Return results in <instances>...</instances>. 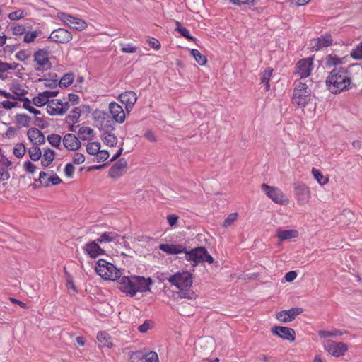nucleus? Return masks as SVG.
<instances>
[{
  "instance_id": "obj_10",
  "label": "nucleus",
  "mask_w": 362,
  "mask_h": 362,
  "mask_svg": "<svg viewBox=\"0 0 362 362\" xmlns=\"http://www.w3.org/2000/svg\"><path fill=\"white\" fill-rule=\"evenodd\" d=\"M69 107V102L64 103L59 99H52L47 105V111L52 116L63 115L68 111Z\"/></svg>"
},
{
  "instance_id": "obj_42",
  "label": "nucleus",
  "mask_w": 362,
  "mask_h": 362,
  "mask_svg": "<svg viewBox=\"0 0 362 362\" xmlns=\"http://www.w3.org/2000/svg\"><path fill=\"white\" fill-rule=\"evenodd\" d=\"M11 31L12 35L15 36H20L25 33L26 28L24 25L20 23H13L11 26Z\"/></svg>"
},
{
  "instance_id": "obj_7",
  "label": "nucleus",
  "mask_w": 362,
  "mask_h": 362,
  "mask_svg": "<svg viewBox=\"0 0 362 362\" xmlns=\"http://www.w3.org/2000/svg\"><path fill=\"white\" fill-rule=\"evenodd\" d=\"M93 118L100 129L104 132L115 129V122L107 112L96 110L93 113Z\"/></svg>"
},
{
  "instance_id": "obj_61",
  "label": "nucleus",
  "mask_w": 362,
  "mask_h": 362,
  "mask_svg": "<svg viewBox=\"0 0 362 362\" xmlns=\"http://www.w3.org/2000/svg\"><path fill=\"white\" fill-rule=\"evenodd\" d=\"M23 168L25 171L28 173L33 174L36 171V166L30 160H27L23 163Z\"/></svg>"
},
{
  "instance_id": "obj_3",
  "label": "nucleus",
  "mask_w": 362,
  "mask_h": 362,
  "mask_svg": "<svg viewBox=\"0 0 362 362\" xmlns=\"http://www.w3.org/2000/svg\"><path fill=\"white\" fill-rule=\"evenodd\" d=\"M171 285L179 290V296L182 298L192 299L194 293L191 290L193 283L192 274L188 272H177L168 278Z\"/></svg>"
},
{
  "instance_id": "obj_32",
  "label": "nucleus",
  "mask_w": 362,
  "mask_h": 362,
  "mask_svg": "<svg viewBox=\"0 0 362 362\" xmlns=\"http://www.w3.org/2000/svg\"><path fill=\"white\" fill-rule=\"evenodd\" d=\"M80 139L83 141H91L95 137L94 130L90 127H81L78 132Z\"/></svg>"
},
{
  "instance_id": "obj_1",
  "label": "nucleus",
  "mask_w": 362,
  "mask_h": 362,
  "mask_svg": "<svg viewBox=\"0 0 362 362\" xmlns=\"http://www.w3.org/2000/svg\"><path fill=\"white\" fill-rule=\"evenodd\" d=\"M353 71L361 74L362 68L358 64H352L347 68L339 67L332 69L326 78L327 89L333 94H339L351 88Z\"/></svg>"
},
{
  "instance_id": "obj_52",
  "label": "nucleus",
  "mask_w": 362,
  "mask_h": 362,
  "mask_svg": "<svg viewBox=\"0 0 362 362\" xmlns=\"http://www.w3.org/2000/svg\"><path fill=\"white\" fill-rule=\"evenodd\" d=\"M144 360L146 362H159V357L156 351H151L144 354Z\"/></svg>"
},
{
  "instance_id": "obj_36",
  "label": "nucleus",
  "mask_w": 362,
  "mask_h": 362,
  "mask_svg": "<svg viewBox=\"0 0 362 362\" xmlns=\"http://www.w3.org/2000/svg\"><path fill=\"white\" fill-rule=\"evenodd\" d=\"M38 146L39 145H33L28 148V153L30 158L33 161H38L41 158L42 151Z\"/></svg>"
},
{
  "instance_id": "obj_62",
  "label": "nucleus",
  "mask_w": 362,
  "mask_h": 362,
  "mask_svg": "<svg viewBox=\"0 0 362 362\" xmlns=\"http://www.w3.org/2000/svg\"><path fill=\"white\" fill-rule=\"evenodd\" d=\"M121 50L124 53H134L137 50V47L132 44H122Z\"/></svg>"
},
{
  "instance_id": "obj_4",
  "label": "nucleus",
  "mask_w": 362,
  "mask_h": 362,
  "mask_svg": "<svg viewBox=\"0 0 362 362\" xmlns=\"http://www.w3.org/2000/svg\"><path fill=\"white\" fill-rule=\"evenodd\" d=\"M295 87L291 97V102L298 107L303 109L313 100L314 95L312 94L309 86L302 81H296Z\"/></svg>"
},
{
  "instance_id": "obj_30",
  "label": "nucleus",
  "mask_w": 362,
  "mask_h": 362,
  "mask_svg": "<svg viewBox=\"0 0 362 362\" xmlns=\"http://www.w3.org/2000/svg\"><path fill=\"white\" fill-rule=\"evenodd\" d=\"M56 156L54 151L50 148H43L41 156V165L46 168L48 167L54 160Z\"/></svg>"
},
{
  "instance_id": "obj_16",
  "label": "nucleus",
  "mask_w": 362,
  "mask_h": 362,
  "mask_svg": "<svg viewBox=\"0 0 362 362\" xmlns=\"http://www.w3.org/2000/svg\"><path fill=\"white\" fill-rule=\"evenodd\" d=\"M272 333L283 339L294 341L296 339V332L293 329L283 327L274 326L271 329Z\"/></svg>"
},
{
  "instance_id": "obj_46",
  "label": "nucleus",
  "mask_w": 362,
  "mask_h": 362,
  "mask_svg": "<svg viewBox=\"0 0 362 362\" xmlns=\"http://www.w3.org/2000/svg\"><path fill=\"white\" fill-rule=\"evenodd\" d=\"M26 153V148L22 143H18L13 148V154L17 158H22Z\"/></svg>"
},
{
  "instance_id": "obj_2",
  "label": "nucleus",
  "mask_w": 362,
  "mask_h": 362,
  "mask_svg": "<svg viewBox=\"0 0 362 362\" xmlns=\"http://www.w3.org/2000/svg\"><path fill=\"white\" fill-rule=\"evenodd\" d=\"M153 281L150 277L145 278L140 276H122L118 280L119 289L133 297L137 293L150 291V286Z\"/></svg>"
},
{
  "instance_id": "obj_45",
  "label": "nucleus",
  "mask_w": 362,
  "mask_h": 362,
  "mask_svg": "<svg viewBox=\"0 0 362 362\" xmlns=\"http://www.w3.org/2000/svg\"><path fill=\"white\" fill-rule=\"evenodd\" d=\"M176 30H177L182 35V36L192 41L195 40V38L190 35L189 30L188 29L182 27L180 23L178 21L176 22Z\"/></svg>"
},
{
  "instance_id": "obj_28",
  "label": "nucleus",
  "mask_w": 362,
  "mask_h": 362,
  "mask_svg": "<svg viewBox=\"0 0 362 362\" xmlns=\"http://www.w3.org/2000/svg\"><path fill=\"white\" fill-rule=\"evenodd\" d=\"M159 249L168 255H177L182 254L185 252V247L182 245H173V244H160L158 246Z\"/></svg>"
},
{
  "instance_id": "obj_39",
  "label": "nucleus",
  "mask_w": 362,
  "mask_h": 362,
  "mask_svg": "<svg viewBox=\"0 0 362 362\" xmlns=\"http://www.w3.org/2000/svg\"><path fill=\"white\" fill-rule=\"evenodd\" d=\"M343 63V59L335 54H329L325 59L327 66H333Z\"/></svg>"
},
{
  "instance_id": "obj_64",
  "label": "nucleus",
  "mask_w": 362,
  "mask_h": 362,
  "mask_svg": "<svg viewBox=\"0 0 362 362\" xmlns=\"http://www.w3.org/2000/svg\"><path fill=\"white\" fill-rule=\"evenodd\" d=\"M75 171V168L72 163H67L64 168L65 175L71 178L73 177Z\"/></svg>"
},
{
  "instance_id": "obj_35",
  "label": "nucleus",
  "mask_w": 362,
  "mask_h": 362,
  "mask_svg": "<svg viewBox=\"0 0 362 362\" xmlns=\"http://www.w3.org/2000/svg\"><path fill=\"white\" fill-rule=\"evenodd\" d=\"M311 173L315 180L320 186H324L329 182V177L325 176L320 170L313 168Z\"/></svg>"
},
{
  "instance_id": "obj_29",
  "label": "nucleus",
  "mask_w": 362,
  "mask_h": 362,
  "mask_svg": "<svg viewBox=\"0 0 362 362\" xmlns=\"http://www.w3.org/2000/svg\"><path fill=\"white\" fill-rule=\"evenodd\" d=\"M10 90L13 95H15L16 100L22 101L23 99L27 98L25 95L28 93V90L19 83H12Z\"/></svg>"
},
{
  "instance_id": "obj_51",
  "label": "nucleus",
  "mask_w": 362,
  "mask_h": 362,
  "mask_svg": "<svg viewBox=\"0 0 362 362\" xmlns=\"http://www.w3.org/2000/svg\"><path fill=\"white\" fill-rule=\"evenodd\" d=\"M26 16V13L21 9L11 12L8 14V17L11 21H18L23 19Z\"/></svg>"
},
{
  "instance_id": "obj_26",
  "label": "nucleus",
  "mask_w": 362,
  "mask_h": 362,
  "mask_svg": "<svg viewBox=\"0 0 362 362\" xmlns=\"http://www.w3.org/2000/svg\"><path fill=\"white\" fill-rule=\"evenodd\" d=\"M97 340L99 343V348L113 347L112 338L106 331H100L97 334Z\"/></svg>"
},
{
  "instance_id": "obj_55",
  "label": "nucleus",
  "mask_w": 362,
  "mask_h": 362,
  "mask_svg": "<svg viewBox=\"0 0 362 362\" xmlns=\"http://www.w3.org/2000/svg\"><path fill=\"white\" fill-rule=\"evenodd\" d=\"M351 56L354 59H362V42L359 43L354 49L351 52Z\"/></svg>"
},
{
  "instance_id": "obj_56",
  "label": "nucleus",
  "mask_w": 362,
  "mask_h": 362,
  "mask_svg": "<svg viewBox=\"0 0 362 362\" xmlns=\"http://www.w3.org/2000/svg\"><path fill=\"white\" fill-rule=\"evenodd\" d=\"M16 68L15 63L9 64L0 60V72H6L9 70H14Z\"/></svg>"
},
{
  "instance_id": "obj_33",
  "label": "nucleus",
  "mask_w": 362,
  "mask_h": 362,
  "mask_svg": "<svg viewBox=\"0 0 362 362\" xmlns=\"http://www.w3.org/2000/svg\"><path fill=\"white\" fill-rule=\"evenodd\" d=\"M68 26L70 27L71 29L82 31L87 28L88 24L85 21L79 18L73 16L70 21V24Z\"/></svg>"
},
{
  "instance_id": "obj_50",
  "label": "nucleus",
  "mask_w": 362,
  "mask_h": 362,
  "mask_svg": "<svg viewBox=\"0 0 362 362\" xmlns=\"http://www.w3.org/2000/svg\"><path fill=\"white\" fill-rule=\"evenodd\" d=\"M56 17L57 19L61 21L65 25H69L70 24V21L73 18V16L64 13V12H57Z\"/></svg>"
},
{
  "instance_id": "obj_22",
  "label": "nucleus",
  "mask_w": 362,
  "mask_h": 362,
  "mask_svg": "<svg viewBox=\"0 0 362 362\" xmlns=\"http://www.w3.org/2000/svg\"><path fill=\"white\" fill-rule=\"evenodd\" d=\"M312 49L314 51H319L325 47H329L332 45L333 39L330 33H326L320 37L313 40Z\"/></svg>"
},
{
  "instance_id": "obj_41",
  "label": "nucleus",
  "mask_w": 362,
  "mask_h": 362,
  "mask_svg": "<svg viewBox=\"0 0 362 362\" xmlns=\"http://www.w3.org/2000/svg\"><path fill=\"white\" fill-rule=\"evenodd\" d=\"M74 80V76L72 73H68L64 74L60 79L59 85L60 87L66 88L69 86Z\"/></svg>"
},
{
  "instance_id": "obj_27",
  "label": "nucleus",
  "mask_w": 362,
  "mask_h": 362,
  "mask_svg": "<svg viewBox=\"0 0 362 362\" xmlns=\"http://www.w3.org/2000/svg\"><path fill=\"white\" fill-rule=\"evenodd\" d=\"M276 235L281 242H283L298 238L299 233L296 229L283 230L281 228H278L276 230Z\"/></svg>"
},
{
  "instance_id": "obj_53",
  "label": "nucleus",
  "mask_w": 362,
  "mask_h": 362,
  "mask_svg": "<svg viewBox=\"0 0 362 362\" xmlns=\"http://www.w3.org/2000/svg\"><path fill=\"white\" fill-rule=\"evenodd\" d=\"M109 156H110V153L107 151L100 149L98 151V153H97L96 155L95 156L94 160L96 162H98V163L104 162L106 160H107Z\"/></svg>"
},
{
  "instance_id": "obj_13",
  "label": "nucleus",
  "mask_w": 362,
  "mask_h": 362,
  "mask_svg": "<svg viewBox=\"0 0 362 362\" xmlns=\"http://www.w3.org/2000/svg\"><path fill=\"white\" fill-rule=\"evenodd\" d=\"M313 69V60L312 58H305L300 59L296 64V74L300 78H306L310 75Z\"/></svg>"
},
{
  "instance_id": "obj_17",
  "label": "nucleus",
  "mask_w": 362,
  "mask_h": 362,
  "mask_svg": "<svg viewBox=\"0 0 362 362\" xmlns=\"http://www.w3.org/2000/svg\"><path fill=\"white\" fill-rule=\"evenodd\" d=\"M303 312L302 308H294L289 310H285L278 312L276 314V318L281 322H289L293 321L295 317Z\"/></svg>"
},
{
  "instance_id": "obj_43",
  "label": "nucleus",
  "mask_w": 362,
  "mask_h": 362,
  "mask_svg": "<svg viewBox=\"0 0 362 362\" xmlns=\"http://www.w3.org/2000/svg\"><path fill=\"white\" fill-rule=\"evenodd\" d=\"M30 120V117L25 114H18L16 115V122L23 127H28Z\"/></svg>"
},
{
  "instance_id": "obj_23",
  "label": "nucleus",
  "mask_w": 362,
  "mask_h": 362,
  "mask_svg": "<svg viewBox=\"0 0 362 362\" xmlns=\"http://www.w3.org/2000/svg\"><path fill=\"white\" fill-rule=\"evenodd\" d=\"M27 136L30 142L36 146L45 142V137L42 132L37 128H30L28 130Z\"/></svg>"
},
{
  "instance_id": "obj_44",
  "label": "nucleus",
  "mask_w": 362,
  "mask_h": 362,
  "mask_svg": "<svg viewBox=\"0 0 362 362\" xmlns=\"http://www.w3.org/2000/svg\"><path fill=\"white\" fill-rule=\"evenodd\" d=\"M48 142L55 148H59L61 146L62 141V137L57 134H52L47 136Z\"/></svg>"
},
{
  "instance_id": "obj_47",
  "label": "nucleus",
  "mask_w": 362,
  "mask_h": 362,
  "mask_svg": "<svg viewBox=\"0 0 362 362\" xmlns=\"http://www.w3.org/2000/svg\"><path fill=\"white\" fill-rule=\"evenodd\" d=\"M23 103V107L28 111H29L30 113H33L34 115H39L40 114V111L37 110L36 108L33 107L31 105V100L26 98L22 100Z\"/></svg>"
},
{
  "instance_id": "obj_34",
  "label": "nucleus",
  "mask_w": 362,
  "mask_h": 362,
  "mask_svg": "<svg viewBox=\"0 0 362 362\" xmlns=\"http://www.w3.org/2000/svg\"><path fill=\"white\" fill-rule=\"evenodd\" d=\"M273 73V69L271 67H267L260 74L261 83L265 85V90L268 91L270 88L269 81Z\"/></svg>"
},
{
  "instance_id": "obj_12",
  "label": "nucleus",
  "mask_w": 362,
  "mask_h": 362,
  "mask_svg": "<svg viewBox=\"0 0 362 362\" xmlns=\"http://www.w3.org/2000/svg\"><path fill=\"white\" fill-rule=\"evenodd\" d=\"M48 39L58 44H67L73 39V35L68 30L57 28L50 33Z\"/></svg>"
},
{
  "instance_id": "obj_11",
  "label": "nucleus",
  "mask_w": 362,
  "mask_h": 362,
  "mask_svg": "<svg viewBox=\"0 0 362 362\" xmlns=\"http://www.w3.org/2000/svg\"><path fill=\"white\" fill-rule=\"evenodd\" d=\"M325 349L332 356L339 357L343 356L348 350L347 345L344 342H335L327 340L324 344Z\"/></svg>"
},
{
  "instance_id": "obj_8",
  "label": "nucleus",
  "mask_w": 362,
  "mask_h": 362,
  "mask_svg": "<svg viewBox=\"0 0 362 362\" xmlns=\"http://www.w3.org/2000/svg\"><path fill=\"white\" fill-rule=\"evenodd\" d=\"M261 189L274 203L279 205H286L288 204V199L279 187L263 183L261 185Z\"/></svg>"
},
{
  "instance_id": "obj_40",
  "label": "nucleus",
  "mask_w": 362,
  "mask_h": 362,
  "mask_svg": "<svg viewBox=\"0 0 362 362\" xmlns=\"http://www.w3.org/2000/svg\"><path fill=\"white\" fill-rule=\"evenodd\" d=\"M191 55L194 58L196 62L201 66L206 64L207 59L205 55L202 54L199 50L193 49L191 50Z\"/></svg>"
},
{
  "instance_id": "obj_19",
  "label": "nucleus",
  "mask_w": 362,
  "mask_h": 362,
  "mask_svg": "<svg viewBox=\"0 0 362 362\" xmlns=\"http://www.w3.org/2000/svg\"><path fill=\"white\" fill-rule=\"evenodd\" d=\"M62 143L68 151H76L81 146L80 139L75 134L71 133H67L64 136Z\"/></svg>"
},
{
  "instance_id": "obj_6",
  "label": "nucleus",
  "mask_w": 362,
  "mask_h": 362,
  "mask_svg": "<svg viewBox=\"0 0 362 362\" xmlns=\"http://www.w3.org/2000/svg\"><path fill=\"white\" fill-rule=\"evenodd\" d=\"M184 254V258L187 261L192 262L193 266H196L200 262H207L209 264L214 262V258L204 247H199L190 251H187L185 249Z\"/></svg>"
},
{
  "instance_id": "obj_60",
  "label": "nucleus",
  "mask_w": 362,
  "mask_h": 362,
  "mask_svg": "<svg viewBox=\"0 0 362 362\" xmlns=\"http://www.w3.org/2000/svg\"><path fill=\"white\" fill-rule=\"evenodd\" d=\"M85 161V156L81 153H75L72 158L73 164L79 165Z\"/></svg>"
},
{
  "instance_id": "obj_24",
  "label": "nucleus",
  "mask_w": 362,
  "mask_h": 362,
  "mask_svg": "<svg viewBox=\"0 0 362 362\" xmlns=\"http://www.w3.org/2000/svg\"><path fill=\"white\" fill-rule=\"evenodd\" d=\"M39 180L40 183L45 187L57 185L62 182V179L57 174H53L47 177V173L43 171L40 173Z\"/></svg>"
},
{
  "instance_id": "obj_14",
  "label": "nucleus",
  "mask_w": 362,
  "mask_h": 362,
  "mask_svg": "<svg viewBox=\"0 0 362 362\" xmlns=\"http://www.w3.org/2000/svg\"><path fill=\"white\" fill-rule=\"evenodd\" d=\"M294 191L296 199L298 204L304 205L309 202L311 197V192L310 188L305 184L296 186Z\"/></svg>"
},
{
  "instance_id": "obj_63",
  "label": "nucleus",
  "mask_w": 362,
  "mask_h": 362,
  "mask_svg": "<svg viewBox=\"0 0 362 362\" xmlns=\"http://www.w3.org/2000/svg\"><path fill=\"white\" fill-rule=\"evenodd\" d=\"M1 105L6 110H11L13 107H16L18 106V103L13 100H4L1 103Z\"/></svg>"
},
{
  "instance_id": "obj_48",
  "label": "nucleus",
  "mask_w": 362,
  "mask_h": 362,
  "mask_svg": "<svg viewBox=\"0 0 362 362\" xmlns=\"http://www.w3.org/2000/svg\"><path fill=\"white\" fill-rule=\"evenodd\" d=\"M39 36V33L36 30L25 32L24 34L23 42L25 43L33 42Z\"/></svg>"
},
{
  "instance_id": "obj_5",
  "label": "nucleus",
  "mask_w": 362,
  "mask_h": 362,
  "mask_svg": "<svg viewBox=\"0 0 362 362\" xmlns=\"http://www.w3.org/2000/svg\"><path fill=\"white\" fill-rule=\"evenodd\" d=\"M96 273L103 279L109 281L119 280L121 272L114 264L103 259H100L96 262L95 267Z\"/></svg>"
},
{
  "instance_id": "obj_57",
  "label": "nucleus",
  "mask_w": 362,
  "mask_h": 362,
  "mask_svg": "<svg viewBox=\"0 0 362 362\" xmlns=\"http://www.w3.org/2000/svg\"><path fill=\"white\" fill-rule=\"evenodd\" d=\"M144 137L152 143H156L158 141V136L156 135L155 132L151 129H148L144 132Z\"/></svg>"
},
{
  "instance_id": "obj_37",
  "label": "nucleus",
  "mask_w": 362,
  "mask_h": 362,
  "mask_svg": "<svg viewBox=\"0 0 362 362\" xmlns=\"http://www.w3.org/2000/svg\"><path fill=\"white\" fill-rule=\"evenodd\" d=\"M100 148L101 145L98 141L88 142L86 146V152L90 156H95Z\"/></svg>"
},
{
  "instance_id": "obj_59",
  "label": "nucleus",
  "mask_w": 362,
  "mask_h": 362,
  "mask_svg": "<svg viewBox=\"0 0 362 362\" xmlns=\"http://www.w3.org/2000/svg\"><path fill=\"white\" fill-rule=\"evenodd\" d=\"M131 362H141L144 360V354L141 351H134L130 354Z\"/></svg>"
},
{
  "instance_id": "obj_58",
  "label": "nucleus",
  "mask_w": 362,
  "mask_h": 362,
  "mask_svg": "<svg viewBox=\"0 0 362 362\" xmlns=\"http://www.w3.org/2000/svg\"><path fill=\"white\" fill-rule=\"evenodd\" d=\"M31 54L28 50H21L16 54V58L21 62H25L30 58Z\"/></svg>"
},
{
  "instance_id": "obj_31",
  "label": "nucleus",
  "mask_w": 362,
  "mask_h": 362,
  "mask_svg": "<svg viewBox=\"0 0 362 362\" xmlns=\"http://www.w3.org/2000/svg\"><path fill=\"white\" fill-rule=\"evenodd\" d=\"M102 141L107 146H116L118 143L117 137L110 131H105L100 136Z\"/></svg>"
},
{
  "instance_id": "obj_9",
  "label": "nucleus",
  "mask_w": 362,
  "mask_h": 362,
  "mask_svg": "<svg viewBox=\"0 0 362 362\" xmlns=\"http://www.w3.org/2000/svg\"><path fill=\"white\" fill-rule=\"evenodd\" d=\"M49 52L47 49H40L34 54V62L35 69L37 71H47L52 67V63L49 59Z\"/></svg>"
},
{
  "instance_id": "obj_21",
  "label": "nucleus",
  "mask_w": 362,
  "mask_h": 362,
  "mask_svg": "<svg viewBox=\"0 0 362 362\" xmlns=\"http://www.w3.org/2000/svg\"><path fill=\"white\" fill-rule=\"evenodd\" d=\"M120 101L125 105L126 111L129 113L133 108L134 105L137 100V96L135 92L129 90L121 93L119 95Z\"/></svg>"
},
{
  "instance_id": "obj_54",
  "label": "nucleus",
  "mask_w": 362,
  "mask_h": 362,
  "mask_svg": "<svg viewBox=\"0 0 362 362\" xmlns=\"http://www.w3.org/2000/svg\"><path fill=\"white\" fill-rule=\"evenodd\" d=\"M318 334L320 337L327 338V337H329L339 336V335H341L342 333L341 331L337 330V329H334L332 331L321 330V331H319Z\"/></svg>"
},
{
  "instance_id": "obj_25",
  "label": "nucleus",
  "mask_w": 362,
  "mask_h": 362,
  "mask_svg": "<svg viewBox=\"0 0 362 362\" xmlns=\"http://www.w3.org/2000/svg\"><path fill=\"white\" fill-rule=\"evenodd\" d=\"M83 248L86 253L91 258H96L104 254V250L94 241L87 243Z\"/></svg>"
},
{
  "instance_id": "obj_49",
  "label": "nucleus",
  "mask_w": 362,
  "mask_h": 362,
  "mask_svg": "<svg viewBox=\"0 0 362 362\" xmlns=\"http://www.w3.org/2000/svg\"><path fill=\"white\" fill-rule=\"evenodd\" d=\"M238 216V214L236 212L230 214L226 217V218L224 220V221H223V223L222 224V226L223 228H228V227H230L237 220Z\"/></svg>"
},
{
  "instance_id": "obj_15",
  "label": "nucleus",
  "mask_w": 362,
  "mask_h": 362,
  "mask_svg": "<svg viewBox=\"0 0 362 362\" xmlns=\"http://www.w3.org/2000/svg\"><path fill=\"white\" fill-rule=\"evenodd\" d=\"M108 109L114 122L122 124L125 121L126 113L120 105L115 102H111Z\"/></svg>"
},
{
  "instance_id": "obj_20",
  "label": "nucleus",
  "mask_w": 362,
  "mask_h": 362,
  "mask_svg": "<svg viewBox=\"0 0 362 362\" xmlns=\"http://www.w3.org/2000/svg\"><path fill=\"white\" fill-rule=\"evenodd\" d=\"M57 91L45 90L40 92L33 98V103L37 107L47 105L50 98L57 96Z\"/></svg>"
},
{
  "instance_id": "obj_18",
  "label": "nucleus",
  "mask_w": 362,
  "mask_h": 362,
  "mask_svg": "<svg viewBox=\"0 0 362 362\" xmlns=\"http://www.w3.org/2000/svg\"><path fill=\"white\" fill-rule=\"evenodd\" d=\"M127 166V161L121 158L110 168L108 175L111 178L117 179L126 172Z\"/></svg>"
},
{
  "instance_id": "obj_38",
  "label": "nucleus",
  "mask_w": 362,
  "mask_h": 362,
  "mask_svg": "<svg viewBox=\"0 0 362 362\" xmlns=\"http://www.w3.org/2000/svg\"><path fill=\"white\" fill-rule=\"evenodd\" d=\"M118 235L113 232H105L101 234L98 241L100 243H110L116 240Z\"/></svg>"
}]
</instances>
